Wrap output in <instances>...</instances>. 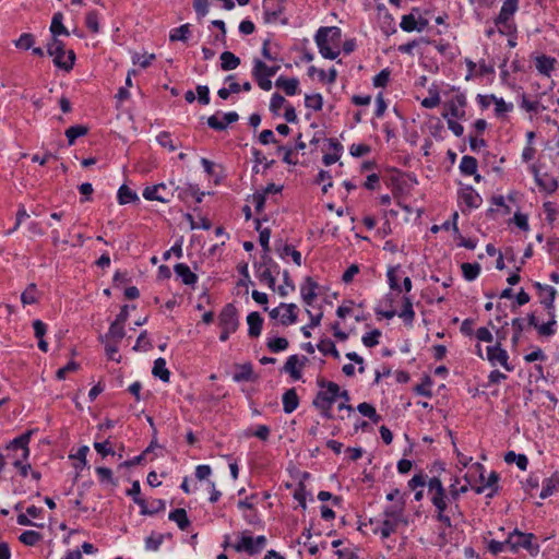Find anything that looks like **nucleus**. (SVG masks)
<instances>
[{
  "mask_svg": "<svg viewBox=\"0 0 559 559\" xmlns=\"http://www.w3.org/2000/svg\"><path fill=\"white\" fill-rule=\"evenodd\" d=\"M559 490V475L555 473L549 478H546L543 483V488L539 493L542 499H546Z\"/></svg>",
  "mask_w": 559,
  "mask_h": 559,
  "instance_id": "393cba45",
  "label": "nucleus"
},
{
  "mask_svg": "<svg viewBox=\"0 0 559 559\" xmlns=\"http://www.w3.org/2000/svg\"><path fill=\"white\" fill-rule=\"evenodd\" d=\"M276 251L281 258L290 255L296 265H301V253L298 250H296L292 245H284L282 248H276Z\"/></svg>",
  "mask_w": 559,
  "mask_h": 559,
  "instance_id": "4c0bfd02",
  "label": "nucleus"
},
{
  "mask_svg": "<svg viewBox=\"0 0 559 559\" xmlns=\"http://www.w3.org/2000/svg\"><path fill=\"white\" fill-rule=\"evenodd\" d=\"M487 548L492 556H497L500 552L509 551L508 539H506L504 542H498V540L491 539L488 543Z\"/></svg>",
  "mask_w": 559,
  "mask_h": 559,
  "instance_id": "bf43d9fd",
  "label": "nucleus"
},
{
  "mask_svg": "<svg viewBox=\"0 0 559 559\" xmlns=\"http://www.w3.org/2000/svg\"><path fill=\"white\" fill-rule=\"evenodd\" d=\"M399 317L402 318L407 325H412L415 319V311L413 309V302L408 296L403 297V309L399 313Z\"/></svg>",
  "mask_w": 559,
  "mask_h": 559,
  "instance_id": "2f4dec72",
  "label": "nucleus"
},
{
  "mask_svg": "<svg viewBox=\"0 0 559 559\" xmlns=\"http://www.w3.org/2000/svg\"><path fill=\"white\" fill-rule=\"evenodd\" d=\"M40 539L41 534L36 531H25L20 536V540L28 546L36 545Z\"/></svg>",
  "mask_w": 559,
  "mask_h": 559,
  "instance_id": "13d9d810",
  "label": "nucleus"
},
{
  "mask_svg": "<svg viewBox=\"0 0 559 559\" xmlns=\"http://www.w3.org/2000/svg\"><path fill=\"white\" fill-rule=\"evenodd\" d=\"M504 461L508 464H511V463L515 462L518 467L520 469H522V471H525L527 468V465H528V459L526 457V455H524V454H515L513 451H509L504 455Z\"/></svg>",
  "mask_w": 559,
  "mask_h": 559,
  "instance_id": "a18cd8bd",
  "label": "nucleus"
},
{
  "mask_svg": "<svg viewBox=\"0 0 559 559\" xmlns=\"http://www.w3.org/2000/svg\"><path fill=\"white\" fill-rule=\"evenodd\" d=\"M318 283L313 281L312 277L308 276L306 277L304 284L300 287V293L302 300L306 305L311 306L317 298V290Z\"/></svg>",
  "mask_w": 559,
  "mask_h": 559,
  "instance_id": "2eb2a0df",
  "label": "nucleus"
},
{
  "mask_svg": "<svg viewBox=\"0 0 559 559\" xmlns=\"http://www.w3.org/2000/svg\"><path fill=\"white\" fill-rule=\"evenodd\" d=\"M31 432H26L21 435L20 437L12 440L9 444V449L16 450L21 449L23 451V457L26 459L28 456V448L27 444L29 442Z\"/></svg>",
  "mask_w": 559,
  "mask_h": 559,
  "instance_id": "72a5a7b5",
  "label": "nucleus"
},
{
  "mask_svg": "<svg viewBox=\"0 0 559 559\" xmlns=\"http://www.w3.org/2000/svg\"><path fill=\"white\" fill-rule=\"evenodd\" d=\"M47 52L53 57V64L64 71L73 69L75 61V53L73 50L66 52L64 43L58 38L52 37L47 45Z\"/></svg>",
  "mask_w": 559,
  "mask_h": 559,
  "instance_id": "f03ea898",
  "label": "nucleus"
},
{
  "mask_svg": "<svg viewBox=\"0 0 559 559\" xmlns=\"http://www.w3.org/2000/svg\"><path fill=\"white\" fill-rule=\"evenodd\" d=\"M305 106L307 108L313 109L314 111L322 110V107H323V97H322V95L319 94V93H316V94H312V95H306L305 96Z\"/></svg>",
  "mask_w": 559,
  "mask_h": 559,
  "instance_id": "864d4df0",
  "label": "nucleus"
},
{
  "mask_svg": "<svg viewBox=\"0 0 559 559\" xmlns=\"http://www.w3.org/2000/svg\"><path fill=\"white\" fill-rule=\"evenodd\" d=\"M266 346L270 352L280 353L288 348L289 342L285 337H274L267 341Z\"/></svg>",
  "mask_w": 559,
  "mask_h": 559,
  "instance_id": "8fccbe9b",
  "label": "nucleus"
},
{
  "mask_svg": "<svg viewBox=\"0 0 559 559\" xmlns=\"http://www.w3.org/2000/svg\"><path fill=\"white\" fill-rule=\"evenodd\" d=\"M337 397H341L348 402L350 400L348 391L344 390L341 391L338 384H329L328 390H320L312 404L313 405H333V403L337 400Z\"/></svg>",
  "mask_w": 559,
  "mask_h": 559,
  "instance_id": "39448f33",
  "label": "nucleus"
},
{
  "mask_svg": "<svg viewBox=\"0 0 559 559\" xmlns=\"http://www.w3.org/2000/svg\"><path fill=\"white\" fill-rule=\"evenodd\" d=\"M218 325L221 329H228L236 332L239 326L238 310L234 304H227L218 314Z\"/></svg>",
  "mask_w": 559,
  "mask_h": 559,
  "instance_id": "0eeeda50",
  "label": "nucleus"
},
{
  "mask_svg": "<svg viewBox=\"0 0 559 559\" xmlns=\"http://www.w3.org/2000/svg\"><path fill=\"white\" fill-rule=\"evenodd\" d=\"M257 276L260 282L265 283L270 288H275L276 278L274 274H272L271 266L257 267Z\"/></svg>",
  "mask_w": 559,
  "mask_h": 559,
  "instance_id": "ea45409f",
  "label": "nucleus"
},
{
  "mask_svg": "<svg viewBox=\"0 0 559 559\" xmlns=\"http://www.w3.org/2000/svg\"><path fill=\"white\" fill-rule=\"evenodd\" d=\"M240 59L231 51H224L221 55V69L223 71H231L238 68Z\"/></svg>",
  "mask_w": 559,
  "mask_h": 559,
  "instance_id": "c85d7f7f",
  "label": "nucleus"
},
{
  "mask_svg": "<svg viewBox=\"0 0 559 559\" xmlns=\"http://www.w3.org/2000/svg\"><path fill=\"white\" fill-rule=\"evenodd\" d=\"M461 269L466 281H474L480 273V265L478 263H463Z\"/></svg>",
  "mask_w": 559,
  "mask_h": 559,
  "instance_id": "09e8293b",
  "label": "nucleus"
},
{
  "mask_svg": "<svg viewBox=\"0 0 559 559\" xmlns=\"http://www.w3.org/2000/svg\"><path fill=\"white\" fill-rule=\"evenodd\" d=\"M467 105V99L464 93H457L451 100L445 103V107L449 112H443L442 117L448 118L450 115L452 118L456 119H465L466 112L465 107Z\"/></svg>",
  "mask_w": 559,
  "mask_h": 559,
  "instance_id": "6e6552de",
  "label": "nucleus"
},
{
  "mask_svg": "<svg viewBox=\"0 0 559 559\" xmlns=\"http://www.w3.org/2000/svg\"><path fill=\"white\" fill-rule=\"evenodd\" d=\"M236 368L239 371L235 372L233 376V379L235 382L254 381L255 380L257 377L254 376L253 367H252L251 362L236 365Z\"/></svg>",
  "mask_w": 559,
  "mask_h": 559,
  "instance_id": "b1692460",
  "label": "nucleus"
},
{
  "mask_svg": "<svg viewBox=\"0 0 559 559\" xmlns=\"http://www.w3.org/2000/svg\"><path fill=\"white\" fill-rule=\"evenodd\" d=\"M96 474L100 484H110L117 486V480L114 478L112 471L108 467L99 466L96 467Z\"/></svg>",
  "mask_w": 559,
  "mask_h": 559,
  "instance_id": "de8ad7c7",
  "label": "nucleus"
},
{
  "mask_svg": "<svg viewBox=\"0 0 559 559\" xmlns=\"http://www.w3.org/2000/svg\"><path fill=\"white\" fill-rule=\"evenodd\" d=\"M168 519L170 521L176 522L178 527L181 531L187 530L191 524V522L187 515V511L182 508H178V509H175L174 511H171L168 515Z\"/></svg>",
  "mask_w": 559,
  "mask_h": 559,
  "instance_id": "cd10ccee",
  "label": "nucleus"
},
{
  "mask_svg": "<svg viewBox=\"0 0 559 559\" xmlns=\"http://www.w3.org/2000/svg\"><path fill=\"white\" fill-rule=\"evenodd\" d=\"M124 325L119 324L116 322H112L109 326V331L106 335H100L99 340L100 342H104V340H109L114 342H121V340L124 337Z\"/></svg>",
  "mask_w": 559,
  "mask_h": 559,
  "instance_id": "bb28decb",
  "label": "nucleus"
},
{
  "mask_svg": "<svg viewBox=\"0 0 559 559\" xmlns=\"http://www.w3.org/2000/svg\"><path fill=\"white\" fill-rule=\"evenodd\" d=\"M531 171L534 175V179L537 186L547 193H554L558 189V181L554 176L548 174H539L536 165L531 166Z\"/></svg>",
  "mask_w": 559,
  "mask_h": 559,
  "instance_id": "9b49d317",
  "label": "nucleus"
},
{
  "mask_svg": "<svg viewBox=\"0 0 559 559\" xmlns=\"http://www.w3.org/2000/svg\"><path fill=\"white\" fill-rule=\"evenodd\" d=\"M322 28H325V34L329 36L331 45L338 48L342 39L341 28L336 26H322Z\"/></svg>",
  "mask_w": 559,
  "mask_h": 559,
  "instance_id": "6e6d98bb",
  "label": "nucleus"
},
{
  "mask_svg": "<svg viewBox=\"0 0 559 559\" xmlns=\"http://www.w3.org/2000/svg\"><path fill=\"white\" fill-rule=\"evenodd\" d=\"M261 53H262L263 58L269 60V61H277L280 59L278 58V52L272 50L271 40L270 39H265L263 41Z\"/></svg>",
  "mask_w": 559,
  "mask_h": 559,
  "instance_id": "e2e57ef3",
  "label": "nucleus"
},
{
  "mask_svg": "<svg viewBox=\"0 0 559 559\" xmlns=\"http://www.w3.org/2000/svg\"><path fill=\"white\" fill-rule=\"evenodd\" d=\"M512 329H513V335H512V345L516 346L520 342L521 334L524 331V320L521 318H514L512 320Z\"/></svg>",
  "mask_w": 559,
  "mask_h": 559,
  "instance_id": "4d7b16f0",
  "label": "nucleus"
},
{
  "mask_svg": "<svg viewBox=\"0 0 559 559\" xmlns=\"http://www.w3.org/2000/svg\"><path fill=\"white\" fill-rule=\"evenodd\" d=\"M190 34V24H183L173 29L169 35L170 41H187Z\"/></svg>",
  "mask_w": 559,
  "mask_h": 559,
  "instance_id": "603ef678",
  "label": "nucleus"
},
{
  "mask_svg": "<svg viewBox=\"0 0 559 559\" xmlns=\"http://www.w3.org/2000/svg\"><path fill=\"white\" fill-rule=\"evenodd\" d=\"M62 20H63V15L61 12H57L52 16L50 32L52 34V37H55V38H57V36H59V35L69 36V31L63 25Z\"/></svg>",
  "mask_w": 559,
  "mask_h": 559,
  "instance_id": "7c9ffc66",
  "label": "nucleus"
},
{
  "mask_svg": "<svg viewBox=\"0 0 559 559\" xmlns=\"http://www.w3.org/2000/svg\"><path fill=\"white\" fill-rule=\"evenodd\" d=\"M490 99H492V102L496 105L495 110L497 116H500L513 109V105L506 103L502 98H497L495 95H490Z\"/></svg>",
  "mask_w": 559,
  "mask_h": 559,
  "instance_id": "0e129e2a",
  "label": "nucleus"
},
{
  "mask_svg": "<svg viewBox=\"0 0 559 559\" xmlns=\"http://www.w3.org/2000/svg\"><path fill=\"white\" fill-rule=\"evenodd\" d=\"M413 12L402 16V21L400 23L401 28L404 32L411 33L417 28V20L415 17L414 12H418V8H413Z\"/></svg>",
  "mask_w": 559,
  "mask_h": 559,
  "instance_id": "c03bdc74",
  "label": "nucleus"
},
{
  "mask_svg": "<svg viewBox=\"0 0 559 559\" xmlns=\"http://www.w3.org/2000/svg\"><path fill=\"white\" fill-rule=\"evenodd\" d=\"M255 229L259 231V242L263 249V252H270V237L271 230L269 228L261 229V221L255 219Z\"/></svg>",
  "mask_w": 559,
  "mask_h": 559,
  "instance_id": "37998d69",
  "label": "nucleus"
},
{
  "mask_svg": "<svg viewBox=\"0 0 559 559\" xmlns=\"http://www.w3.org/2000/svg\"><path fill=\"white\" fill-rule=\"evenodd\" d=\"M280 308L285 310V313L281 317V323L285 326L294 324L297 322V306L295 304H284L280 305Z\"/></svg>",
  "mask_w": 559,
  "mask_h": 559,
  "instance_id": "a878e982",
  "label": "nucleus"
},
{
  "mask_svg": "<svg viewBox=\"0 0 559 559\" xmlns=\"http://www.w3.org/2000/svg\"><path fill=\"white\" fill-rule=\"evenodd\" d=\"M430 496L431 503L436 508L437 514L436 519L443 523L447 527H451V519L447 513L448 502L450 501L449 496L445 492V489H439L432 491V493H428Z\"/></svg>",
  "mask_w": 559,
  "mask_h": 559,
  "instance_id": "20e7f679",
  "label": "nucleus"
},
{
  "mask_svg": "<svg viewBox=\"0 0 559 559\" xmlns=\"http://www.w3.org/2000/svg\"><path fill=\"white\" fill-rule=\"evenodd\" d=\"M533 286L537 290L540 304L546 310H550L552 308V302H555L557 290L552 286L544 285L539 282H535Z\"/></svg>",
  "mask_w": 559,
  "mask_h": 559,
  "instance_id": "4468645a",
  "label": "nucleus"
},
{
  "mask_svg": "<svg viewBox=\"0 0 559 559\" xmlns=\"http://www.w3.org/2000/svg\"><path fill=\"white\" fill-rule=\"evenodd\" d=\"M519 9V0H506L500 9L498 16L495 19L497 26L509 27V21Z\"/></svg>",
  "mask_w": 559,
  "mask_h": 559,
  "instance_id": "ddd939ff",
  "label": "nucleus"
},
{
  "mask_svg": "<svg viewBox=\"0 0 559 559\" xmlns=\"http://www.w3.org/2000/svg\"><path fill=\"white\" fill-rule=\"evenodd\" d=\"M477 159L469 155H464L460 163V170L463 175L472 176L477 171Z\"/></svg>",
  "mask_w": 559,
  "mask_h": 559,
  "instance_id": "f704fd0d",
  "label": "nucleus"
},
{
  "mask_svg": "<svg viewBox=\"0 0 559 559\" xmlns=\"http://www.w3.org/2000/svg\"><path fill=\"white\" fill-rule=\"evenodd\" d=\"M275 86L282 88L287 96H294L298 93L299 80L282 75L275 81Z\"/></svg>",
  "mask_w": 559,
  "mask_h": 559,
  "instance_id": "f3484780",
  "label": "nucleus"
},
{
  "mask_svg": "<svg viewBox=\"0 0 559 559\" xmlns=\"http://www.w3.org/2000/svg\"><path fill=\"white\" fill-rule=\"evenodd\" d=\"M174 271L185 285H194L198 281V276L185 263H177L174 266Z\"/></svg>",
  "mask_w": 559,
  "mask_h": 559,
  "instance_id": "5701e85b",
  "label": "nucleus"
},
{
  "mask_svg": "<svg viewBox=\"0 0 559 559\" xmlns=\"http://www.w3.org/2000/svg\"><path fill=\"white\" fill-rule=\"evenodd\" d=\"M34 43H35V37L33 34L31 33H24L20 36L19 39H16L14 41V46L17 48V49H22V50H28L31 48H33L34 46Z\"/></svg>",
  "mask_w": 559,
  "mask_h": 559,
  "instance_id": "5fc2aeb1",
  "label": "nucleus"
},
{
  "mask_svg": "<svg viewBox=\"0 0 559 559\" xmlns=\"http://www.w3.org/2000/svg\"><path fill=\"white\" fill-rule=\"evenodd\" d=\"M156 56L154 53L147 56H141L139 52H133L132 62L133 64H139L141 68L146 69L151 66L152 61L155 60Z\"/></svg>",
  "mask_w": 559,
  "mask_h": 559,
  "instance_id": "680f3d73",
  "label": "nucleus"
},
{
  "mask_svg": "<svg viewBox=\"0 0 559 559\" xmlns=\"http://www.w3.org/2000/svg\"><path fill=\"white\" fill-rule=\"evenodd\" d=\"M285 103H286V99L284 98V96H282L278 93L273 94L271 97V102H270V110L274 115H278L281 108L284 106Z\"/></svg>",
  "mask_w": 559,
  "mask_h": 559,
  "instance_id": "69168bd1",
  "label": "nucleus"
},
{
  "mask_svg": "<svg viewBox=\"0 0 559 559\" xmlns=\"http://www.w3.org/2000/svg\"><path fill=\"white\" fill-rule=\"evenodd\" d=\"M153 376L159 378L163 382H168L170 379V372L166 368V360L164 358H157L154 361Z\"/></svg>",
  "mask_w": 559,
  "mask_h": 559,
  "instance_id": "473e14b6",
  "label": "nucleus"
},
{
  "mask_svg": "<svg viewBox=\"0 0 559 559\" xmlns=\"http://www.w3.org/2000/svg\"><path fill=\"white\" fill-rule=\"evenodd\" d=\"M249 325L248 334L250 337H258L261 334L263 318L257 311L250 312L247 317Z\"/></svg>",
  "mask_w": 559,
  "mask_h": 559,
  "instance_id": "4be33fe9",
  "label": "nucleus"
},
{
  "mask_svg": "<svg viewBox=\"0 0 559 559\" xmlns=\"http://www.w3.org/2000/svg\"><path fill=\"white\" fill-rule=\"evenodd\" d=\"M99 13L96 10L88 11L85 16L86 27L94 34L99 32Z\"/></svg>",
  "mask_w": 559,
  "mask_h": 559,
  "instance_id": "3c124183",
  "label": "nucleus"
},
{
  "mask_svg": "<svg viewBox=\"0 0 559 559\" xmlns=\"http://www.w3.org/2000/svg\"><path fill=\"white\" fill-rule=\"evenodd\" d=\"M280 70V66H267L262 60L255 58L253 60V68H252V74H259L263 78L271 79Z\"/></svg>",
  "mask_w": 559,
  "mask_h": 559,
  "instance_id": "aec40b11",
  "label": "nucleus"
},
{
  "mask_svg": "<svg viewBox=\"0 0 559 559\" xmlns=\"http://www.w3.org/2000/svg\"><path fill=\"white\" fill-rule=\"evenodd\" d=\"M556 320L549 319L548 322L539 324L537 332L540 336H551L556 333Z\"/></svg>",
  "mask_w": 559,
  "mask_h": 559,
  "instance_id": "774afa93",
  "label": "nucleus"
},
{
  "mask_svg": "<svg viewBox=\"0 0 559 559\" xmlns=\"http://www.w3.org/2000/svg\"><path fill=\"white\" fill-rule=\"evenodd\" d=\"M357 411L365 417H368L372 423L378 424L381 420V416L377 413L373 405L367 402L358 404Z\"/></svg>",
  "mask_w": 559,
  "mask_h": 559,
  "instance_id": "c9c22d12",
  "label": "nucleus"
},
{
  "mask_svg": "<svg viewBox=\"0 0 559 559\" xmlns=\"http://www.w3.org/2000/svg\"><path fill=\"white\" fill-rule=\"evenodd\" d=\"M404 507H405V500L403 499V497H401L396 504L385 509V511H384L385 519H391L392 521H396V523H397L402 515Z\"/></svg>",
  "mask_w": 559,
  "mask_h": 559,
  "instance_id": "79ce46f5",
  "label": "nucleus"
},
{
  "mask_svg": "<svg viewBox=\"0 0 559 559\" xmlns=\"http://www.w3.org/2000/svg\"><path fill=\"white\" fill-rule=\"evenodd\" d=\"M460 199L469 209H477L481 204L480 195L472 187L462 189L460 192Z\"/></svg>",
  "mask_w": 559,
  "mask_h": 559,
  "instance_id": "dca6fc26",
  "label": "nucleus"
},
{
  "mask_svg": "<svg viewBox=\"0 0 559 559\" xmlns=\"http://www.w3.org/2000/svg\"><path fill=\"white\" fill-rule=\"evenodd\" d=\"M308 358L302 356L299 358L298 355H292L287 358L283 371L287 372L293 380L301 379V369L305 367Z\"/></svg>",
  "mask_w": 559,
  "mask_h": 559,
  "instance_id": "f8f14e48",
  "label": "nucleus"
},
{
  "mask_svg": "<svg viewBox=\"0 0 559 559\" xmlns=\"http://www.w3.org/2000/svg\"><path fill=\"white\" fill-rule=\"evenodd\" d=\"M487 359L490 361L492 366L497 364L501 365L507 371H512L513 366L509 364V355L506 349H503L500 343L488 346L487 347Z\"/></svg>",
  "mask_w": 559,
  "mask_h": 559,
  "instance_id": "9d476101",
  "label": "nucleus"
},
{
  "mask_svg": "<svg viewBox=\"0 0 559 559\" xmlns=\"http://www.w3.org/2000/svg\"><path fill=\"white\" fill-rule=\"evenodd\" d=\"M283 409L286 414H290L297 409L299 405V396L295 388L285 391L282 397Z\"/></svg>",
  "mask_w": 559,
  "mask_h": 559,
  "instance_id": "6ab92c4d",
  "label": "nucleus"
},
{
  "mask_svg": "<svg viewBox=\"0 0 559 559\" xmlns=\"http://www.w3.org/2000/svg\"><path fill=\"white\" fill-rule=\"evenodd\" d=\"M498 481H499V474L497 472H491L486 484L484 486L476 487L475 491L477 493H481L485 491V488H490L491 491L489 493H487V498H492L499 489V487L497 485Z\"/></svg>",
  "mask_w": 559,
  "mask_h": 559,
  "instance_id": "c756f323",
  "label": "nucleus"
},
{
  "mask_svg": "<svg viewBox=\"0 0 559 559\" xmlns=\"http://www.w3.org/2000/svg\"><path fill=\"white\" fill-rule=\"evenodd\" d=\"M143 197L148 201L168 203L170 202L171 198H174V191H171L169 183H158L155 186L146 187L143 190Z\"/></svg>",
  "mask_w": 559,
  "mask_h": 559,
  "instance_id": "423d86ee",
  "label": "nucleus"
},
{
  "mask_svg": "<svg viewBox=\"0 0 559 559\" xmlns=\"http://www.w3.org/2000/svg\"><path fill=\"white\" fill-rule=\"evenodd\" d=\"M317 348L323 355H331L335 359L340 358V353H338L334 342L331 341L330 338L321 340L320 343L317 345Z\"/></svg>",
  "mask_w": 559,
  "mask_h": 559,
  "instance_id": "58836bf2",
  "label": "nucleus"
},
{
  "mask_svg": "<svg viewBox=\"0 0 559 559\" xmlns=\"http://www.w3.org/2000/svg\"><path fill=\"white\" fill-rule=\"evenodd\" d=\"M508 545L510 552H518L520 549H526L528 555L535 557L538 555L539 547L537 544H534L533 540L536 539L535 535L532 533H522L518 530H514L508 536Z\"/></svg>",
  "mask_w": 559,
  "mask_h": 559,
  "instance_id": "7ed1b4c3",
  "label": "nucleus"
},
{
  "mask_svg": "<svg viewBox=\"0 0 559 559\" xmlns=\"http://www.w3.org/2000/svg\"><path fill=\"white\" fill-rule=\"evenodd\" d=\"M316 44L319 48V52L325 59L334 60L338 57L340 50H333L330 46L331 41L329 36L325 34V28L320 27L314 36Z\"/></svg>",
  "mask_w": 559,
  "mask_h": 559,
  "instance_id": "1a4fd4ad",
  "label": "nucleus"
},
{
  "mask_svg": "<svg viewBox=\"0 0 559 559\" xmlns=\"http://www.w3.org/2000/svg\"><path fill=\"white\" fill-rule=\"evenodd\" d=\"M169 186L171 187V191H174V197L177 195V198L183 202H187L191 195H194L195 193H198L197 185L187 183V185L180 187V186H175V182L173 180H170Z\"/></svg>",
  "mask_w": 559,
  "mask_h": 559,
  "instance_id": "a211bd4d",
  "label": "nucleus"
},
{
  "mask_svg": "<svg viewBox=\"0 0 559 559\" xmlns=\"http://www.w3.org/2000/svg\"><path fill=\"white\" fill-rule=\"evenodd\" d=\"M139 200L138 194L128 186L122 185L118 190V201L120 204H128Z\"/></svg>",
  "mask_w": 559,
  "mask_h": 559,
  "instance_id": "a19ab883",
  "label": "nucleus"
},
{
  "mask_svg": "<svg viewBox=\"0 0 559 559\" xmlns=\"http://www.w3.org/2000/svg\"><path fill=\"white\" fill-rule=\"evenodd\" d=\"M380 336H381V331L378 329H374L371 332L365 334L362 336L361 341L366 347L371 348L379 344Z\"/></svg>",
  "mask_w": 559,
  "mask_h": 559,
  "instance_id": "052dcab7",
  "label": "nucleus"
},
{
  "mask_svg": "<svg viewBox=\"0 0 559 559\" xmlns=\"http://www.w3.org/2000/svg\"><path fill=\"white\" fill-rule=\"evenodd\" d=\"M371 152V147L368 144H352L349 147V153L354 157H361Z\"/></svg>",
  "mask_w": 559,
  "mask_h": 559,
  "instance_id": "338daca9",
  "label": "nucleus"
},
{
  "mask_svg": "<svg viewBox=\"0 0 559 559\" xmlns=\"http://www.w3.org/2000/svg\"><path fill=\"white\" fill-rule=\"evenodd\" d=\"M88 132V128L83 124H75L66 130V136L68 139L69 145L74 144L75 140L80 136L86 135Z\"/></svg>",
  "mask_w": 559,
  "mask_h": 559,
  "instance_id": "e433bc0d",
  "label": "nucleus"
},
{
  "mask_svg": "<svg viewBox=\"0 0 559 559\" xmlns=\"http://www.w3.org/2000/svg\"><path fill=\"white\" fill-rule=\"evenodd\" d=\"M556 59L546 55L537 56L535 58V66L537 71L546 76H550V73L555 69Z\"/></svg>",
  "mask_w": 559,
  "mask_h": 559,
  "instance_id": "412c9836",
  "label": "nucleus"
},
{
  "mask_svg": "<svg viewBox=\"0 0 559 559\" xmlns=\"http://www.w3.org/2000/svg\"><path fill=\"white\" fill-rule=\"evenodd\" d=\"M267 540L265 536L253 537L249 531L241 532L230 546L240 554L248 556L259 555L265 547Z\"/></svg>",
  "mask_w": 559,
  "mask_h": 559,
  "instance_id": "f257e3e1",
  "label": "nucleus"
},
{
  "mask_svg": "<svg viewBox=\"0 0 559 559\" xmlns=\"http://www.w3.org/2000/svg\"><path fill=\"white\" fill-rule=\"evenodd\" d=\"M23 305H34L38 301L37 287L34 283L29 284L21 295Z\"/></svg>",
  "mask_w": 559,
  "mask_h": 559,
  "instance_id": "49530a36",
  "label": "nucleus"
}]
</instances>
